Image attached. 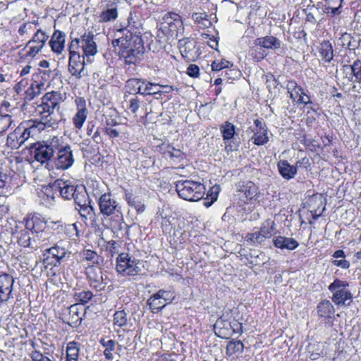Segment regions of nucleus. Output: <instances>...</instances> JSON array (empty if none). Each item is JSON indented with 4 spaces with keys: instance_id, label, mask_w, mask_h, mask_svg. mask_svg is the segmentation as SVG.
I'll return each mask as SVG.
<instances>
[{
    "instance_id": "obj_33",
    "label": "nucleus",
    "mask_w": 361,
    "mask_h": 361,
    "mask_svg": "<svg viewBox=\"0 0 361 361\" xmlns=\"http://www.w3.org/2000/svg\"><path fill=\"white\" fill-rule=\"evenodd\" d=\"M320 57L324 62L329 63L334 58V50L332 44L329 41H323L319 47Z\"/></svg>"
},
{
    "instance_id": "obj_25",
    "label": "nucleus",
    "mask_w": 361,
    "mask_h": 361,
    "mask_svg": "<svg viewBox=\"0 0 361 361\" xmlns=\"http://www.w3.org/2000/svg\"><path fill=\"white\" fill-rule=\"evenodd\" d=\"M178 47L182 56L188 60L193 59L196 56V42L190 38H184L178 41Z\"/></svg>"
},
{
    "instance_id": "obj_3",
    "label": "nucleus",
    "mask_w": 361,
    "mask_h": 361,
    "mask_svg": "<svg viewBox=\"0 0 361 361\" xmlns=\"http://www.w3.org/2000/svg\"><path fill=\"white\" fill-rule=\"evenodd\" d=\"M80 49H82L83 55L87 58V61L91 62L90 57L97 53V44L92 32L85 33L80 38L72 39L68 46L69 56L80 55Z\"/></svg>"
},
{
    "instance_id": "obj_55",
    "label": "nucleus",
    "mask_w": 361,
    "mask_h": 361,
    "mask_svg": "<svg viewBox=\"0 0 361 361\" xmlns=\"http://www.w3.org/2000/svg\"><path fill=\"white\" fill-rule=\"evenodd\" d=\"M157 293V295L160 297L166 304L170 303L175 298L174 293L170 290H166L164 289L159 290Z\"/></svg>"
},
{
    "instance_id": "obj_19",
    "label": "nucleus",
    "mask_w": 361,
    "mask_h": 361,
    "mask_svg": "<svg viewBox=\"0 0 361 361\" xmlns=\"http://www.w3.org/2000/svg\"><path fill=\"white\" fill-rule=\"evenodd\" d=\"M255 128L252 129L254 135L252 137L253 143L256 145H264L269 141L268 129L265 123L259 119H255L254 121Z\"/></svg>"
},
{
    "instance_id": "obj_43",
    "label": "nucleus",
    "mask_w": 361,
    "mask_h": 361,
    "mask_svg": "<svg viewBox=\"0 0 361 361\" xmlns=\"http://www.w3.org/2000/svg\"><path fill=\"white\" fill-rule=\"evenodd\" d=\"M244 345L240 341H231L226 350V353L228 356L231 357L236 353H242L243 352Z\"/></svg>"
},
{
    "instance_id": "obj_6",
    "label": "nucleus",
    "mask_w": 361,
    "mask_h": 361,
    "mask_svg": "<svg viewBox=\"0 0 361 361\" xmlns=\"http://www.w3.org/2000/svg\"><path fill=\"white\" fill-rule=\"evenodd\" d=\"M116 36L117 38L112 41V45L121 56H124L126 50L134 45L135 37H141L139 35L133 34L127 27L118 30Z\"/></svg>"
},
{
    "instance_id": "obj_21",
    "label": "nucleus",
    "mask_w": 361,
    "mask_h": 361,
    "mask_svg": "<svg viewBox=\"0 0 361 361\" xmlns=\"http://www.w3.org/2000/svg\"><path fill=\"white\" fill-rule=\"evenodd\" d=\"M75 103L77 112L73 116L72 121L76 128L81 129L87 116L86 102L82 97H78L75 99Z\"/></svg>"
},
{
    "instance_id": "obj_22",
    "label": "nucleus",
    "mask_w": 361,
    "mask_h": 361,
    "mask_svg": "<svg viewBox=\"0 0 361 361\" xmlns=\"http://www.w3.org/2000/svg\"><path fill=\"white\" fill-rule=\"evenodd\" d=\"M134 82L139 85L137 93L142 95L160 94L161 93V90H160L161 85L158 83L146 82L145 81L141 82L140 80H130L128 81V85L133 84Z\"/></svg>"
},
{
    "instance_id": "obj_34",
    "label": "nucleus",
    "mask_w": 361,
    "mask_h": 361,
    "mask_svg": "<svg viewBox=\"0 0 361 361\" xmlns=\"http://www.w3.org/2000/svg\"><path fill=\"white\" fill-rule=\"evenodd\" d=\"M82 319V318L80 315L78 305L75 304L71 305L69 307L68 324L73 327H77L81 324Z\"/></svg>"
},
{
    "instance_id": "obj_40",
    "label": "nucleus",
    "mask_w": 361,
    "mask_h": 361,
    "mask_svg": "<svg viewBox=\"0 0 361 361\" xmlns=\"http://www.w3.org/2000/svg\"><path fill=\"white\" fill-rule=\"evenodd\" d=\"M66 361H78L80 348L78 343L72 341L67 344L66 347Z\"/></svg>"
},
{
    "instance_id": "obj_64",
    "label": "nucleus",
    "mask_w": 361,
    "mask_h": 361,
    "mask_svg": "<svg viewBox=\"0 0 361 361\" xmlns=\"http://www.w3.org/2000/svg\"><path fill=\"white\" fill-rule=\"evenodd\" d=\"M167 152L170 154L171 157L179 158L182 156V152L179 149H176L173 147H168Z\"/></svg>"
},
{
    "instance_id": "obj_13",
    "label": "nucleus",
    "mask_w": 361,
    "mask_h": 361,
    "mask_svg": "<svg viewBox=\"0 0 361 361\" xmlns=\"http://www.w3.org/2000/svg\"><path fill=\"white\" fill-rule=\"evenodd\" d=\"M100 213L104 218L121 212L118 202L111 192L102 195L98 200Z\"/></svg>"
},
{
    "instance_id": "obj_1",
    "label": "nucleus",
    "mask_w": 361,
    "mask_h": 361,
    "mask_svg": "<svg viewBox=\"0 0 361 361\" xmlns=\"http://www.w3.org/2000/svg\"><path fill=\"white\" fill-rule=\"evenodd\" d=\"M62 101L59 92L52 91L46 93L42 98V104L37 106V112L41 115V121L47 128H54L60 119L59 104Z\"/></svg>"
},
{
    "instance_id": "obj_56",
    "label": "nucleus",
    "mask_w": 361,
    "mask_h": 361,
    "mask_svg": "<svg viewBox=\"0 0 361 361\" xmlns=\"http://www.w3.org/2000/svg\"><path fill=\"white\" fill-rule=\"evenodd\" d=\"M220 190H221V188L219 185H215L212 186L208 192V195L210 197V199H211V202L210 203L205 202L204 205L207 207H209L211 205V204L212 202L216 201L217 200L218 195H219Z\"/></svg>"
},
{
    "instance_id": "obj_46",
    "label": "nucleus",
    "mask_w": 361,
    "mask_h": 361,
    "mask_svg": "<svg viewBox=\"0 0 361 361\" xmlns=\"http://www.w3.org/2000/svg\"><path fill=\"white\" fill-rule=\"evenodd\" d=\"M35 25L32 23H24L18 28V32L22 38L21 41L27 39L35 30Z\"/></svg>"
},
{
    "instance_id": "obj_24",
    "label": "nucleus",
    "mask_w": 361,
    "mask_h": 361,
    "mask_svg": "<svg viewBox=\"0 0 361 361\" xmlns=\"http://www.w3.org/2000/svg\"><path fill=\"white\" fill-rule=\"evenodd\" d=\"M54 187L59 191L61 197L66 200L73 199V196L80 188L78 185L71 184L68 180L63 181L62 180H56Z\"/></svg>"
},
{
    "instance_id": "obj_51",
    "label": "nucleus",
    "mask_w": 361,
    "mask_h": 361,
    "mask_svg": "<svg viewBox=\"0 0 361 361\" xmlns=\"http://www.w3.org/2000/svg\"><path fill=\"white\" fill-rule=\"evenodd\" d=\"M224 140H231L235 134V126L226 121L220 128Z\"/></svg>"
},
{
    "instance_id": "obj_27",
    "label": "nucleus",
    "mask_w": 361,
    "mask_h": 361,
    "mask_svg": "<svg viewBox=\"0 0 361 361\" xmlns=\"http://www.w3.org/2000/svg\"><path fill=\"white\" fill-rule=\"evenodd\" d=\"M228 314H224L214 324V331L216 336L222 338H228L231 336L230 322L228 321Z\"/></svg>"
},
{
    "instance_id": "obj_38",
    "label": "nucleus",
    "mask_w": 361,
    "mask_h": 361,
    "mask_svg": "<svg viewBox=\"0 0 361 361\" xmlns=\"http://www.w3.org/2000/svg\"><path fill=\"white\" fill-rule=\"evenodd\" d=\"M109 219V228L114 233L121 231L123 228V218L122 212L114 214L111 216Z\"/></svg>"
},
{
    "instance_id": "obj_28",
    "label": "nucleus",
    "mask_w": 361,
    "mask_h": 361,
    "mask_svg": "<svg viewBox=\"0 0 361 361\" xmlns=\"http://www.w3.org/2000/svg\"><path fill=\"white\" fill-rule=\"evenodd\" d=\"M238 191L243 194L246 201H251L259 197L260 192L258 187L250 180L244 181L240 185Z\"/></svg>"
},
{
    "instance_id": "obj_10",
    "label": "nucleus",
    "mask_w": 361,
    "mask_h": 361,
    "mask_svg": "<svg viewBox=\"0 0 361 361\" xmlns=\"http://www.w3.org/2000/svg\"><path fill=\"white\" fill-rule=\"evenodd\" d=\"M348 283L345 281L336 279L329 286L333 293L332 300L338 305H343L348 300H351L352 294L346 289Z\"/></svg>"
},
{
    "instance_id": "obj_45",
    "label": "nucleus",
    "mask_w": 361,
    "mask_h": 361,
    "mask_svg": "<svg viewBox=\"0 0 361 361\" xmlns=\"http://www.w3.org/2000/svg\"><path fill=\"white\" fill-rule=\"evenodd\" d=\"M192 17L200 28L204 29L212 25V22L207 18L206 13H195Z\"/></svg>"
},
{
    "instance_id": "obj_63",
    "label": "nucleus",
    "mask_w": 361,
    "mask_h": 361,
    "mask_svg": "<svg viewBox=\"0 0 361 361\" xmlns=\"http://www.w3.org/2000/svg\"><path fill=\"white\" fill-rule=\"evenodd\" d=\"M187 73L190 77L197 78L200 73V68L197 65L191 64L187 69Z\"/></svg>"
},
{
    "instance_id": "obj_4",
    "label": "nucleus",
    "mask_w": 361,
    "mask_h": 361,
    "mask_svg": "<svg viewBox=\"0 0 361 361\" xmlns=\"http://www.w3.org/2000/svg\"><path fill=\"white\" fill-rule=\"evenodd\" d=\"M176 190L180 198L190 202L201 200L205 193V187L203 184L190 180L177 181Z\"/></svg>"
},
{
    "instance_id": "obj_32",
    "label": "nucleus",
    "mask_w": 361,
    "mask_h": 361,
    "mask_svg": "<svg viewBox=\"0 0 361 361\" xmlns=\"http://www.w3.org/2000/svg\"><path fill=\"white\" fill-rule=\"evenodd\" d=\"M274 245L280 249H287L293 250L298 246V243L292 238L284 236H277L274 240Z\"/></svg>"
},
{
    "instance_id": "obj_59",
    "label": "nucleus",
    "mask_w": 361,
    "mask_h": 361,
    "mask_svg": "<svg viewBox=\"0 0 361 361\" xmlns=\"http://www.w3.org/2000/svg\"><path fill=\"white\" fill-rule=\"evenodd\" d=\"M250 54L257 61H261L267 56V54H265L264 51L261 50L260 47L259 50H258L255 47L250 49Z\"/></svg>"
},
{
    "instance_id": "obj_52",
    "label": "nucleus",
    "mask_w": 361,
    "mask_h": 361,
    "mask_svg": "<svg viewBox=\"0 0 361 361\" xmlns=\"http://www.w3.org/2000/svg\"><path fill=\"white\" fill-rule=\"evenodd\" d=\"M93 297V294L90 290H82L75 292L73 298L76 302L85 304L88 302Z\"/></svg>"
},
{
    "instance_id": "obj_60",
    "label": "nucleus",
    "mask_w": 361,
    "mask_h": 361,
    "mask_svg": "<svg viewBox=\"0 0 361 361\" xmlns=\"http://www.w3.org/2000/svg\"><path fill=\"white\" fill-rule=\"evenodd\" d=\"M140 106V102L137 97H133L129 100V109L134 114H137V110Z\"/></svg>"
},
{
    "instance_id": "obj_44",
    "label": "nucleus",
    "mask_w": 361,
    "mask_h": 361,
    "mask_svg": "<svg viewBox=\"0 0 361 361\" xmlns=\"http://www.w3.org/2000/svg\"><path fill=\"white\" fill-rule=\"evenodd\" d=\"M80 216L85 220L92 219L94 216V208L91 205V202L84 204L79 207H75Z\"/></svg>"
},
{
    "instance_id": "obj_39",
    "label": "nucleus",
    "mask_w": 361,
    "mask_h": 361,
    "mask_svg": "<svg viewBox=\"0 0 361 361\" xmlns=\"http://www.w3.org/2000/svg\"><path fill=\"white\" fill-rule=\"evenodd\" d=\"M147 303L154 313L161 311L166 305V302L160 298V297L157 296V293L151 295L147 300Z\"/></svg>"
},
{
    "instance_id": "obj_58",
    "label": "nucleus",
    "mask_w": 361,
    "mask_h": 361,
    "mask_svg": "<svg viewBox=\"0 0 361 361\" xmlns=\"http://www.w3.org/2000/svg\"><path fill=\"white\" fill-rule=\"evenodd\" d=\"M32 361H53L49 357L44 356L40 351L34 350L30 354Z\"/></svg>"
},
{
    "instance_id": "obj_20",
    "label": "nucleus",
    "mask_w": 361,
    "mask_h": 361,
    "mask_svg": "<svg viewBox=\"0 0 361 361\" xmlns=\"http://www.w3.org/2000/svg\"><path fill=\"white\" fill-rule=\"evenodd\" d=\"M33 248L44 247L53 243L56 235L49 229L32 233Z\"/></svg>"
},
{
    "instance_id": "obj_18",
    "label": "nucleus",
    "mask_w": 361,
    "mask_h": 361,
    "mask_svg": "<svg viewBox=\"0 0 361 361\" xmlns=\"http://www.w3.org/2000/svg\"><path fill=\"white\" fill-rule=\"evenodd\" d=\"M144 46L143 42L141 37H135V42H134V45L126 50L124 56L125 62L128 64H135L140 56L144 53Z\"/></svg>"
},
{
    "instance_id": "obj_31",
    "label": "nucleus",
    "mask_w": 361,
    "mask_h": 361,
    "mask_svg": "<svg viewBox=\"0 0 361 361\" xmlns=\"http://www.w3.org/2000/svg\"><path fill=\"white\" fill-rule=\"evenodd\" d=\"M277 166L279 173L285 179L290 180L297 173L296 166L289 164L286 160L279 161Z\"/></svg>"
},
{
    "instance_id": "obj_54",
    "label": "nucleus",
    "mask_w": 361,
    "mask_h": 361,
    "mask_svg": "<svg viewBox=\"0 0 361 361\" xmlns=\"http://www.w3.org/2000/svg\"><path fill=\"white\" fill-rule=\"evenodd\" d=\"M12 123V118L10 115L0 114V135L4 133Z\"/></svg>"
},
{
    "instance_id": "obj_5",
    "label": "nucleus",
    "mask_w": 361,
    "mask_h": 361,
    "mask_svg": "<svg viewBox=\"0 0 361 361\" xmlns=\"http://www.w3.org/2000/svg\"><path fill=\"white\" fill-rule=\"evenodd\" d=\"M140 262L128 253H121L116 258V271L122 276H136L140 271Z\"/></svg>"
},
{
    "instance_id": "obj_57",
    "label": "nucleus",
    "mask_w": 361,
    "mask_h": 361,
    "mask_svg": "<svg viewBox=\"0 0 361 361\" xmlns=\"http://www.w3.org/2000/svg\"><path fill=\"white\" fill-rule=\"evenodd\" d=\"M229 66H232V64L226 60H221V61H214L212 63V70L213 71H219L223 68H228Z\"/></svg>"
},
{
    "instance_id": "obj_30",
    "label": "nucleus",
    "mask_w": 361,
    "mask_h": 361,
    "mask_svg": "<svg viewBox=\"0 0 361 361\" xmlns=\"http://www.w3.org/2000/svg\"><path fill=\"white\" fill-rule=\"evenodd\" d=\"M45 128L47 127L40 122L37 125L33 123L30 126H19L16 128H20V133H19L20 137V142L23 144L31 135L37 134Z\"/></svg>"
},
{
    "instance_id": "obj_9",
    "label": "nucleus",
    "mask_w": 361,
    "mask_h": 361,
    "mask_svg": "<svg viewBox=\"0 0 361 361\" xmlns=\"http://www.w3.org/2000/svg\"><path fill=\"white\" fill-rule=\"evenodd\" d=\"M49 39V35L46 32L41 29L35 31L33 36L25 44L24 50H27L26 56L34 58L43 49L46 42Z\"/></svg>"
},
{
    "instance_id": "obj_7",
    "label": "nucleus",
    "mask_w": 361,
    "mask_h": 361,
    "mask_svg": "<svg viewBox=\"0 0 361 361\" xmlns=\"http://www.w3.org/2000/svg\"><path fill=\"white\" fill-rule=\"evenodd\" d=\"M183 25L180 16L176 13H168L162 18L159 25V31L167 37L177 35L178 31Z\"/></svg>"
},
{
    "instance_id": "obj_12",
    "label": "nucleus",
    "mask_w": 361,
    "mask_h": 361,
    "mask_svg": "<svg viewBox=\"0 0 361 361\" xmlns=\"http://www.w3.org/2000/svg\"><path fill=\"white\" fill-rule=\"evenodd\" d=\"M275 229L274 221L267 219L262 224L259 231L247 234V241L252 245L262 244L266 239L270 238L272 236Z\"/></svg>"
},
{
    "instance_id": "obj_48",
    "label": "nucleus",
    "mask_w": 361,
    "mask_h": 361,
    "mask_svg": "<svg viewBox=\"0 0 361 361\" xmlns=\"http://www.w3.org/2000/svg\"><path fill=\"white\" fill-rule=\"evenodd\" d=\"M82 259L94 264H99L101 261L100 256L94 251L91 250H84L82 253Z\"/></svg>"
},
{
    "instance_id": "obj_14",
    "label": "nucleus",
    "mask_w": 361,
    "mask_h": 361,
    "mask_svg": "<svg viewBox=\"0 0 361 361\" xmlns=\"http://www.w3.org/2000/svg\"><path fill=\"white\" fill-rule=\"evenodd\" d=\"M87 275L90 286L99 291L105 288L108 283V277L104 274L102 269L93 265H89L87 268Z\"/></svg>"
},
{
    "instance_id": "obj_15",
    "label": "nucleus",
    "mask_w": 361,
    "mask_h": 361,
    "mask_svg": "<svg viewBox=\"0 0 361 361\" xmlns=\"http://www.w3.org/2000/svg\"><path fill=\"white\" fill-rule=\"evenodd\" d=\"M14 279L8 274H0V302H6L13 298L12 293Z\"/></svg>"
},
{
    "instance_id": "obj_26",
    "label": "nucleus",
    "mask_w": 361,
    "mask_h": 361,
    "mask_svg": "<svg viewBox=\"0 0 361 361\" xmlns=\"http://www.w3.org/2000/svg\"><path fill=\"white\" fill-rule=\"evenodd\" d=\"M255 47L276 50L281 48V41L273 35L258 37L255 40Z\"/></svg>"
},
{
    "instance_id": "obj_62",
    "label": "nucleus",
    "mask_w": 361,
    "mask_h": 361,
    "mask_svg": "<svg viewBox=\"0 0 361 361\" xmlns=\"http://www.w3.org/2000/svg\"><path fill=\"white\" fill-rule=\"evenodd\" d=\"M230 330L234 334H242L243 332V324L238 322H230Z\"/></svg>"
},
{
    "instance_id": "obj_23",
    "label": "nucleus",
    "mask_w": 361,
    "mask_h": 361,
    "mask_svg": "<svg viewBox=\"0 0 361 361\" xmlns=\"http://www.w3.org/2000/svg\"><path fill=\"white\" fill-rule=\"evenodd\" d=\"M25 228L31 232V234L37 231H42L47 228L44 218L38 214H29L25 218Z\"/></svg>"
},
{
    "instance_id": "obj_16",
    "label": "nucleus",
    "mask_w": 361,
    "mask_h": 361,
    "mask_svg": "<svg viewBox=\"0 0 361 361\" xmlns=\"http://www.w3.org/2000/svg\"><path fill=\"white\" fill-rule=\"evenodd\" d=\"M85 57L82 55H73L69 56L68 60V71L77 78H80L82 76L87 75V71L85 69Z\"/></svg>"
},
{
    "instance_id": "obj_37",
    "label": "nucleus",
    "mask_w": 361,
    "mask_h": 361,
    "mask_svg": "<svg viewBox=\"0 0 361 361\" xmlns=\"http://www.w3.org/2000/svg\"><path fill=\"white\" fill-rule=\"evenodd\" d=\"M317 312L320 317L331 318L334 315V308L329 300H324L319 303Z\"/></svg>"
},
{
    "instance_id": "obj_42",
    "label": "nucleus",
    "mask_w": 361,
    "mask_h": 361,
    "mask_svg": "<svg viewBox=\"0 0 361 361\" xmlns=\"http://www.w3.org/2000/svg\"><path fill=\"white\" fill-rule=\"evenodd\" d=\"M74 202L75 204V207H79L85 205V204L91 202L88 194L85 191V188H80L79 190L73 196Z\"/></svg>"
},
{
    "instance_id": "obj_8",
    "label": "nucleus",
    "mask_w": 361,
    "mask_h": 361,
    "mask_svg": "<svg viewBox=\"0 0 361 361\" xmlns=\"http://www.w3.org/2000/svg\"><path fill=\"white\" fill-rule=\"evenodd\" d=\"M56 157L53 159L54 169L66 170L74 163L73 151L70 145H62L59 140V145L56 149Z\"/></svg>"
},
{
    "instance_id": "obj_36",
    "label": "nucleus",
    "mask_w": 361,
    "mask_h": 361,
    "mask_svg": "<svg viewBox=\"0 0 361 361\" xmlns=\"http://www.w3.org/2000/svg\"><path fill=\"white\" fill-rule=\"evenodd\" d=\"M18 243L24 247L33 248L32 245V235L31 232L26 228L24 230H21L17 233Z\"/></svg>"
},
{
    "instance_id": "obj_47",
    "label": "nucleus",
    "mask_w": 361,
    "mask_h": 361,
    "mask_svg": "<svg viewBox=\"0 0 361 361\" xmlns=\"http://www.w3.org/2000/svg\"><path fill=\"white\" fill-rule=\"evenodd\" d=\"M117 17L118 11L115 7L102 11L99 16V22H109L115 20Z\"/></svg>"
},
{
    "instance_id": "obj_17",
    "label": "nucleus",
    "mask_w": 361,
    "mask_h": 361,
    "mask_svg": "<svg viewBox=\"0 0 361 361\" xmlns=\"http://www.w3.org/2000/svg\"><path fill=\"white\" fill-rule=\"evenodd\" d=\"M287 90L290 94V97L293 102L305 105L312 104L310 97L305 93L303 89L295 81H289L288 82Z\"/></svg>"
},
{
    "instance_id": "obj_35",
    "label": "nucleus",
    "mask_w": 361,
    "mask_h": 361,
    "mask_svg": "<svg viewBox=\"0 0 361 361\" xmlns=\"http://www.w3.org/2000/svg\"><path fill=\"white\" fill-rule=\"evenodd\" d=\"M343 71L349 72L350 71V80L355 78L357 82H361V60H356L353 65H345L343 66Z\"/></svg>"
},
{
    "instance_id": "obj_29",
    "label": "nucleus",
    "mask_w": 361,
    "mask_h": 361,
    "mask_svg": "<svg viewBox=\"0 0 361 361\" xmlns=\"http://www.w3.org/2000/svg\"><path fill=\"white\" fill-rule=\"evenodd\" d=\"M66 34L63 32L55 30L49 42L51 50L60 54L64 50Z\"/></svg>"
},
{
    "instance_id": "obj_50",
    "label": "nucleus",
    "mask_w": 361,
    "mask_h": 361,
    "mask_svg": "<svg viewBox=\"0 0 361 361\" xmlns=\"http://www.w3.org/2000/svg\"><path fill=\"white\" fill-rule=\"evenodd\" d=\"M100 343L105 348L104 355L107 360L113 359L112 351L115 349L116 342L114 340L106 341L104 338L100 340Z\"/></svg>"
},
{
    "instance_id": "obj_53",
    "label": "nucleus",
    "mask_w": 361,
    "mask_h": 361,
    "mask_svg": "<svg viewBox=\"0 0 361 361\" xmlns=\"http://www.w3.org/2000/svg\"><path fill=\"white\" fill-rule=\"evenodd\" d=\"M38 83H32L25 92V99L30 101L34 99L40 92V86Z\"/></svg>"
},
{
    "instance_id": "obj_11",
    "label": "nucleus",
    "mask_w": 361,
    "mask_h": 361,
    "mask_svg": "<svg viewBox=\"0 0 361 361\" xmlns=\"http://www.w3.org/2000/svg\"><path fill=\"white\" fill-rule=\"evenodd\" d=\"M69 243L68 241L61 240L55 244L54 246L47 249V252L49 255L44 259V263L45 264H53L56 266L57 264H60L66 257L70 256V252L66 247V244Z\"/></svg>"
},
{
    "instance_id": "obj_41",
    "label": "nucleus",
    "mask_w": 361,
    "mask_h": 361,
    "mask_svg": "<svg viewBox=\"0 0 361 361\" xmlns=\"http://www.w3.org/2000/svg\"><path fill=\"white\" fill-rule=\"evenodd\" d=\"M20 128H16L13 132L11 133L7 137V145L11 149H18L23 142H20Z\"/></svg>"
},
{
    "instance_id": "obj_2",
    "label": "nucleus",
    "mask_w": 361,
    "mask_h": 361,
    "mask_svg": "<svg viewBox=\"0 0 361 361\" xmlns=\"http://www.w3.org/2000/svg\"><path fill=\"white\" fill-rule=\"evenodd\" d=\"M59 138L54 137L43 142L35 144L33 149L35 159L49 170H54L53 157L58 149Z\"/></svg>"
},
{
    "instance_id": "obj_61",
    "label": "nucleus",
    "mask_w": 361,
    "mask_h": 361,
    "mask_svg": "<svg viewBox=\"0 0 361 361\" xmlns=\"http://www.w3.org/2000/svg\"><path fill=\"white\" fill-rule=\"evenodd\" d=\"M201 37L202 39H209L207 41L208 45L211 48L216 49V47L218 46V42L215 38H214V37H211L209 35L206 33H202L201 35Z\"/></svg>"
},
{
    "instance_id": "obj_49",
    "label": "nucleus",
    "mask_w": 361,
    "mask_h": 361,
    "mask_svg": "<svg viewBox=\"0 0 361 361\" xmlns=\"http://www.w3.org/2000/svg\"><path fill=\"white\" fill-rule=\"evenodd\" d=\"M128 324L127 314L124 310L116 311L114 314V326L122 328Z\"/></svg>"
}]
</instances>
